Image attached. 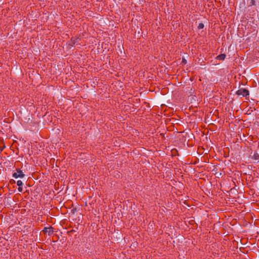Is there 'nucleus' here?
<instances>
[{
  "label": "nucleus",
  "mask_w": 259,
  "mask_h": 259,
  "mask_svg": "<svg viewBox=\"0 0 259 259\" xmlns=\"http://www.w3.org/2000/svg\"><path fill=\"white\" fill-rule=\"evenodd\" d=\"M226 55L225 54H221L217 56V58L221 60H224L225 59Z\"/></svg>",
  "instance_id": "4"
},
{
  "label": "nucleus",
  "mask_w": 259,
  "mask_h": 259,
  "mask_svg": "<svg viewBox=\"0 0 259 259\" xmlns=\"http://www.w3.org/2000/svg\"><path fill=\"white\" fill-rule=\"evenodd\" d=\"M253 157L255 160H257L259 159V155L257 153H254L253 155Z\"/></svg>",
  "instance_id": "5"
},
{
  "label": "nucleus",
  "mask_w": 259,
  "mask_h": 259,
  "mask_svg": "<svg viewBox=\"0 0 259 259\" xmlns=\"http://www.w3.org/2000/svg\"><path fill=\"white\" fill-rule=\"evenodd\" d=\"M43 232H44V234H47L49 236H50L53 233V228L51 227H45L43 230Z\"/></svg>",
  "instance_id": "3"
},
{
  "label": "nucleus",
  "mask_w": 259,
  "mask_h": 259,
  "mask_svg": "<svg viewBox=\"0 0 259 259\" xmlns=\"http://www.w3.org/2000/svg\"><path fill=\"white\" fill-rule=\"evenodd\" d=\"M17 185L19 187H20V186L23 185V183H22V182L21 180H18V181H17Z\"/></svg>",
  "instance_id": "7"
},
{
  "label": "nucleus",
  "mask_w": 259,
  "mask_h": 259,
  "mask_svg": "<svg viewBox=\"0 0 259 259\" xmlns=\"http://www.w3.org/2000/svg\"><path fill=\"white\" fill-rule=\"evenodd\" d=\"M18 191H19V192H21L22 191V190H23V189H22V187H21V186H20V187H19V188H18Z\"/></svg>",
  "instance_id": "8"
},
{
  "label": "nucleus",
  "mask_w": 259,
  "mask_h": 259,
  "mask_svg": "<svg viewBox=\"0 0 259 259\" xmlns=\"http://www.w3.org/2000/svg\"><path fill=\"white\" fill-rule=\"evenodd\" d=\"M203 27H204V24L202 23H200L199 24V25L198 26V28L199 29H202V28H203Z\"/></svg>",
  "instance_id": "6"
},
{
  "label": "nucleus",
  "mask_w": 259,
  "mask_h": 259,
  "mask_svg": "<svg viewBox=\"0 0 259 259\" xmlns=\"http://www.w3.org/2000/svg\"><path fill=\"white\" fill-rule=\"evenodd\" d=\"M237 94L245 97L249 95V92L245 89H240L237 91Z\"/></svg>",
  "instance_id": "2"
},
{
  "label": "nucleus",
  "mask_w": 259,
  "mask_h": 259,
  "mask_svg": "<svg viewBox=\"0 0 259 259\" xmlns=\"http://www.w3.org/2000/svg\"><path fill=\"white\" fill-rule=\"evenodd\" d=\"M24 176H25V175L23 174L22 171L21 170L19 169H17V171L14 172L13 174V177H14L15 179H17V178H23L24 177Z\"/></svg>",
  "instance_id": "1"
}]
</instances>
